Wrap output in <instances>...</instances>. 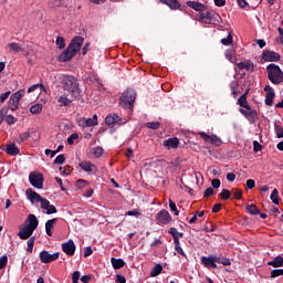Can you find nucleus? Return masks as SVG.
Masks as SVG:
<instances>
[{"mask_svg": "<svg viewBox=\"0 0 283 283\" xmlns=\"http://www.w3.org/2000/svg\"><path fill=\"white\" fill-rule=\"evenodd\" d=\"M84 41L85 40L82 36H75L71 41V43L67 46V49L60 54L59 60L62 63H67V61H72V57L76 56V53L83 46Z\"/></svg>", "mask_w": 283, "mask_h": 283, "instance_id": "nucleus-1", "label": "nucleus"}, {"mask_svg": "<svg viewBox=\"0 0 283 283\" xmlns=\"http://www.w3.org/2000/svg\"><path fill=\"white\" fill-rule=\"evenodd\" d=\"M28 138H30V132L22 133L18 137V143H24V140H28Z\"/></svg>", "mask_w": 283, "mask_h": 283, "instance_id": "nucleus-46", "label": "nucleus"}, {"mask_svg": "<svg viewBox=\"0 0 283 283\" xmlns=\"http://www.w3.org/2000/svg\"><path fill=\"white\" fill-rule=\"evenodd\" d=\"M125 216H132L133 218H140V216H143V213L138 209H133V210L127 211L125 213Z\"/></svg>", "mask_w": 283, "mask_h": 283, "instance_id": "nucleus-43", "label": "nucleus"}, {"mask_svg": "<svg viewBox=\"0 0 283 283\" xmlns=\"http://www.w3.org/2000/svg\"><path fill=\"white\" fill-rule=\"evenodd\" d=\"M38 227H39V219H36V216L29 214L28 223L20 229L18 237L20 238V240H29V238H32V233L36 231Z\"/></svg>", "mask_w": 283, "mask_h": 283, "instance_id": "nucleus-2", "label": "nucleus"}, {"mask_svg": "<svg viewBox=\"0 0 283 283\" xmlns=\"http://www.w3.org/2000/svg\"><path fill=\"white\" fill-rule=\"evenodd\" d=\"M41 209L46 211L48 216H52V213H56V207L54 205H50V201L48 199L42 200Z\"/></svg>", "mask_w": 283, "mask_h": 283, "instance_id": "nucleus-23", "label": "nucleus"}, {"mask_svg": "<svg viewBox=\"0 0 283 283\" xmlns=\"http://www.w3.org/2000/svg\"><path fill=\"white\" fill-rule=\"evenodd\" d=\"M226 59L230 61V63H238V57H235V50L233 49H228L226 50Z\"/></svg>", "mask_w": 283, "mask_h": 283, "instance_id": "nucleus-29", "label": "nucleus"}, {"mask_svg": "<svg viewBox=\"0 0 283 283\" xmlns=\"http://www.w3.org/2000/svg\"><path fill=\"white\" fill-rule=\"evenodd\" d=\"M198 21L205 25H219V23H222V17L207 7L206 11L198 14Z\"/></svg>", "mask_w": 283, "mask_h": 283, "instance_id": "nucleus-3", "label": "nucleus"}, {"mask_svg": "<svg viewBox=\"0 0 283 283\" xmlns=\"http://www.w3.org/2000/svg\"><path fill=\"white\" fill-rule=\"evenodd\" d=\"M4 120L8 125H14V123H17V117L12 115H7Z\"/></svg>", "mask_w": 283, "mask_h": 283, "instance_id": "nucleus-50", "label": "nucleus"}, {"mask_svg": "<svg viewBox=\"0 0 283 283\" xmlns=\"http://www.w3.org/2000/svg\"><path fill=\"white\" fill-rule=\"evenodd\" d=\"M178 145H180V139L177 137L164 140V146L167 147V149H178Z\"/></svg>", "mask_w": 283, "mask_h": 283, "instance_id": "nucleus-24", "label": "nucleus"}, {"mask_svg": "<svg viewBox=\"0 0 283 283\" xmlns=\"http://www.w3.org/2000/svg\"><path fill=\"white\" fill-rule=\"evenodd\" d=\"M116 283H127V279L120 274H116Z\"/></svg>", "mask_w": 283, "mask_h": 283, "instance_id": "nucleus-60", "label": "nucleus"}, {"mask_svg": "<svg viewBox=\"0 0 283 283\" xmlns=\"http://www.w3.org/2000/svg\"><path fill=\"white\" fill-rule=\"evenodd\" d=\"M78 127L85 129V127H96L98 125V115H94L92 118L81 117L77 120Z\"/></svg>", "mask_w": 283, "mask_h": 283, "instance_id": "nucleus-10", "label": "nucleus"}, {"mask_svg": "<svg viewBox=\"0 0 283 283\" xmlns=\"http://www.w3.org/2000/svg\"><path fill=\"white\" fill-rule=\"evenodd\" d=\"M40 90V94H48V88L43 84H34L28 88V94H32V92H36Z\"/></svg>", "mask_w": 283, "mask_h": 283, "instance_id": "nucleus-26", "label": "nucleus"}, {"mask_svg": "<svg viewBox=\"0 0 283 283\" xmlns=\"http://www.w3.org/2000/svg\"><path fill=\"white\" fill-rule=\"evenodd\" d=\"M247 96H249V90L244 94H242L237 102L241 108L249 107V101H247Z\"/></svg>", "mask_w": 283, "mask_h": 283, "instance_id": "nucleus-33", "label": "nucleus"}, {"mask_svg": "<svg viewBox=\"0 0 283 283\" xmlns=\"http://www.w3.org/2000/svg\"><path fill=\"white\" fill-rule=\"evenodd\" d=\"M239 112L247 118V120H249V123H255V120H258V111L251 108V105L239 108Z\"/></svg>", "mask_w": 283, "mask_h": 283, "instance_id": "nucleus-8", "label": "nucleus"}, {"mask_svg": "<svg viewBox=\"0 0 283 283\" xmlns=\"http://www.w3.org/2000/svg\"><path fill=\"white\" fill-rule=\"evenodd\" d=\"M30 112L32 114H41V112H43V105L42 104H34L30 107Z\"/></svg>", "mask_w": 283, "mask_h": 283, "instance_id": "nucleus-39", "label": "nucleus"}, {"mask_svg": "<svg viewBox=\"0 0 283 283\" xmlns=\"http://www.w3.org/2000/svg\"><path fill=\"white\" fill-rule=\"evenodd\" d=\"M7 154H9V156H18L19 147H17L15 144L7 145Z\"/></svg>", "mask_w": 283, "mask_h": 283, "instance_id": "nucleus-34", "label": "nucleus"}, {"mask_svg": "<svg viewBox=\"0 0 283 283\" xmlns=\"http://www.w3.org/2000/svg\"><path fill=\"white\" fill-rule=\"evenodd\" d=\"M262 59L268 63H277L282 56L275 51H263Z\"/></svg>", "mask_w": 283, "mask_h": 283, "instance_id": "nucleus-14", "label": "nucleus"}, {"mask_svg": "<svg viewBox=\"0 0 283 283\" xmlns=\"http://www.w3.org/2000/svg\"><path fill=\"white\" fill-rule=\"evenodd\" d=\"M156 219L158 224H169L171 222V214L167 210H161L158 212Z\"/></svg>", "mask_w": 283, "mask_h": 283, "instance_id": "nucleus-18", "label": "nucleus"}, {"mask_svg": "<svg viewBox=\"0 0 283 283\" xmlns=\"http://www.w3.org/2000/svg\"><path fill=\"white\" fill-rule=\"evenodd\" d=\"M247 212L250 213V216H259L260 209H258V206L255 205H249L247 207Z\"/></svg>", "mask_w": 283, "mask_h": 283, "instance_id": "nucleus-36", "label": "nucleus"}, {"mask_svg": "<svg viewBox=\"0 0 283 283\" xmlns=\"http://www.w3.org/2000/svg\"><path fill=\"white\" fill-rule=\"evenodd\" d=\"M94 253V250H92V247L84 248V258H90Z\"/></svg>", "mask_w": 283, "mask_h": 283, "instance_id": "nucleus-58", "label": "nucleus"}, {"mask_svg": "<svg viewBox=\"0 0 283 283\" xmlns=\"http://www.w3.org/2000/svg\"><path fill=\"white\" fill-rule=\"evenodd\" d=\"M169 207H170V211H172L175 216L180 214V211H178V208L176 207V202L171 201V199L169 200Z\"/></svg>", "mask_w": 283, "mask_h": 283, "instance_id": "nucleus-49", "label": "nucleus"}, {"mask_svg": "<svg viewBox=\"0 0 283 283\" xmlns=\"http://www.w3.org/2000/svg\"><path fill=\"white\" fill-rule=\"evenodd\" d=\"M280 275H283V269L272 270L270 274L271 277H280Z\"/></svg>", "mask_w": 283, "mask_h": 283, "instance_id": "nucleus-52", "label": "nucleus"}, {"mask_svg": "<svg viewBox=\"0 0 283 283\" xmlns=\"http://www.w3.org/2000/svg\"><path fill=\"white\" fill-rule=\"evenodd\" d=\"M237 70H245V72H253L255 70V64L251 60H244L235 64Z\"/></svg>", "mask_w": 283, "mask_h": 283, "instance_id": "nucleus-19", "label": "nucleus"}, {"mask_svg": "<svg viewBox=\"0 0 283 283\" xmlns=\"http://www.w3.org/2000/svg\"><path fill=\"white\" fill-rule=\"evenodd\" d=\"M118 120H119V118H118V115H116V114L108 115L105 118L106 125H114V123H118Z\"/></svg>", "mask_w": 283, "mask_h": 283, "instance_id": "nucleus-37", "label": "nucleus"}, {"mask_svg": "<svg viewBox=\"0 0 283 283\" xmlns=\"http://www.w3.org/2000/svg\"><path fill=\"white\" fill-rule=\"evenodd\" d=\"M198 135L200 136V138H202V140H205V143H209L210 145H216V147H220V145H222V139H220L218 135H209L205 132H200L198 133Z\"/></svg>", "mask_w": 283, "mask_h": 283, "instance_id": "nucleus-9", "label": "nucleus"}, {"mask_svg": "<svg viewBox=\"0 0 283 283\" xmlns=\"http://www.w3.org/2000/svg\"><path fill=\"white\" fill-rule=\"evenodd\" d=\"M275 133L277 138H283V127L281 125L275 126Z\"/></svg>", "mask_w": 283, "mask_h": 283, "instance_id": "nucleus-57", "label": "nucleus"}, {"mask_svg": "<svg viewBox=\"0 0 283 283\" xmlns=\"http://www.w3.org/2000/svg\"><path fill=\"white\" fill-rule=\"evenodd\" d=\"M35 240H36V238H34V237H31V238L28 240V242H27V244H28L27 251H28L29 253H32V251H34V242H35Z\"/></svg>", "mask_w": 283, "mask_h": 283, "instance_id": "nucleus-41", "label": "nucleus"}, {"mask_svg": "<svg viewBox=\"0 0 283 283\" xmlns=\"http://www.w3.org/2000/svg\"><path fill=\"white\" fill-rule=\"evenodd\" d=\"M170 235H172L174 239V244H178L180 242V238H182V232H178V230H176V228H171L169 230Z\"/></svg>", "mask_w": 283, "mask_h": 283, "instance_id": "nucleus-30", "label": "nucleus"}, {"mask_svg": "<svg viewBox=\"0 0 283 283\" xmlns=\"http://www.w3.org/2000/svg\"><path fill=\"white\" fill-rule=\"evenodd\" d=\"M55 43L59 50H63L65 48V39L63 36H57Z\"/></svg>", "mask_w": 283, "mask_h": 283, "instance_id": "nucleus-44", "label": "nucleus"}, {"mask_svg": "<svg viewBox=\"0 0 283 283\" xmlns=\"http://www.w3.org/2000/svg\"><path fill=\"white\" fill-rule=\"evenodd\" d=\"M62 251L66 255H74L76 253V244L74 243V240L70 239L67 242L62 243Z\"/></svg>", "mask_w": 283, "mask_h": 283, "instance_id": "nucleus-15", "label": "nucleus"}, {"mask_svg": "<svg viewBox=\"0 0 283 283\" xmlns=\"http://www.w3.org/2000/svg\"><path fill=\"white\" fill-rule=\"evenodd\" d=\"M277 32L280 34L279 43H281V45H283V29L279 27Z\"/></svg>", "mask_w": 283, "mask_h": 283, "instance_id": "nucleus-64", "label": "nucleus"}, {"mask_svg": "<svg viewBox=\"0 0 283 283\" xmlns=\"http://www.w3.org/2000/svg\"><path fill=\"white\" fill-rule=\"evenodd\" d=\"M63 163H65V155H59L54 159V165H63Z\"/></svg>", "mask_w": 283, "mask_h": 283, "instance_id": "nucleus-55", "label": "nucleus"}, {"mask_svg": "<svg viewBox=\"0 0 283 283\" xmlns=\"http://www.w3.org/2000/svg\"><path fill=\"white\" fill-rule=\"evenodd\" d=\"M268 78L273 85H282L283 83V72L280 65L269 64L266 66Z\"/></svg>", "mask_w": 283, "mask_h": 283, "instance_id": "nucleus-5", "label": "nucleus"}, {"mask_svg": "<svg viewBox=\"0 0 283 283\" xmlns=\"http://www.w3.org/2000/svg\"><path fill=\"white\" fill-rule=\"evenodd\" d=\"M62 85L65 92H69L73 98L81 96V88H78V81L72 75H64L62 77Z\"/></svg>", "mask_w": 283, "mask_h": 283, "instance_id": "nucleus-4", "label": "nucleus"}, {"mask_svg": "<svg viewBox=\"0 0 283 283\" xmlns=\"http://www.w3.org/2000/svg\"><path fill=\"white\" fill-rule=\"evenodd\" d=\"M221 43L222 45H231L233 43V35L229 33L227 38L221 39Z\"/></svg>", "mask_w": 283, "mask_h": 283, "instance_id": "nucleus-45", "label": "nucleus"}, {"mask_svg": "<svg viewBox=\"0 0 283 283\" xmlns=\"http://www.w3.org/2000/svg\"><path fill=\"white\" fill-rule=\"evenodd\" d=\"M253 150L254 151H262V145L258 142H253Z\"/></svg>", "mask_w": 283, "mask_h": 283, "instance_id": "nucleus-63", "label": "nucleus"}, {"mask_svg": "<svg viewBox=\"0 0 283 283\" xmlns=\"http://www.w3.org/2000/svg\"><path fill=\"white\" fill-rule=\"evenodd\" d=\"M24 96H25V90H20L14 94H12L8 102L9 109H11V112H17V109H19V103L21 98Z\"/></svg>", "mask_w": 283, "mask_h": 283, "instance_id": "nucleus-7", "label": "nucleus"}, {"mask_svg": "<svg viewBox=\"0 0 283 283\" xmlns=\"http://www.w3.org/2000/svg\"><path fill=\"white\" fill-rule=\"evenodd\" d=\"M146 126L148 127V129H158V127H160V123L149 122V123L146 124Z\"/></svg>", "mask_w": 283, "mask_h": 283, "instance_id": "nucleus-56", "label": "nucleus"}, {"mask_svg": "<svg viewBox=\"0 0 283 283\" xmlns=\"http://www.w3.org/2000/svg\"><path fill=\"white\" fill-rule=\"evenodd\" d=\"M8 48L12 50V52H21L23 49L19 43L11 42L8 44Z\"/></svg>", "mask_w": 283, "mask_h": 283, "instance_id": "nucleus-42", "label": "nucleus"}, {"mask_svg": "<svg viewBox=\"0 0 283 283\" xmlns=\"http://www.w3.org/2000/svg\"><path fill=\"white\" fill-rule=\"evenodd\" d=\"M213 193H214L213 188H207V189L205 190L203 196H205L206 198H210V196H212Z\"/></svg>", "mask_w": 283, "mask_h": 283, "instance_id": "nucleus-61", "label": "nucleus"}, {"mask_svg": "<svg viewBox=\"0 0 283 283\" xmlns=\"http://www.w3.org/2000/svg\"><path fill=\"white\" fill-rule=\"evenodd\" d=\"M247 187H248V189H253L255 187V180L248 179L247 180Z\"/></svg>", "mask_w": 283, "mask_h": 283, "instance_id": "nucleus-62", "label": "nucleus"}, {"mask_svg": "<svg viewBox=\"0 0 283 283\" xmlns=\"http://www.w3.org/2000/svg\"><path fill=\"white\" fill-rule=\"evenodd\" d=\"M186 6H188V8H191L196 12H199V14H202L203 12H206V10L208 8L207 4L198 2V1H187Z\"/></svg>", "mask_w": 283, "mask_h": 283, "instance_id": "nucleus-20", "label": "nucleus"}, {"mask_svg": "<svg viewBox=\"0 0 283 283\" xmlns=\"http://www.w3.org/2000/svg\"><path fill=\"white\" fill-rule=\"evenodd\" d=\"M81 280V272L80 271H75L72 274V282L73 283H78V281Z\"/></svg>", "mask_w": 283, "mask_h": 283, "instance_id": "nucleus-53", "label": "nucleus"}, {"mask_svg": "<svg viewBox=\"0 0 283 283\" xmlns=\"http://www.w3.org/2000/svg\"><path fill=\"white\" fill-rule=\"evenodd\" d=\"M74 140H78V134L76 133H73L70 135V137L67 138V143L70 145H74Z\"/></svg>", "mask_w": 283, "mask_h": 283, "instance_id": "nucleus-54", "label": "nucleus"}, {"mask_svg": "<svg viewBox=\"0 0 283 283\" xmlns=\"http://www.w3.org/2000/svg\"><path fill=\"white\" fill-rule=\"evenodd\" d=\"M29 180L32 187H35V189H43V175L40 172H31L29 175Z\"/></svg>", "mask_w": 283, "mask_h": 283, "instance_id": "nucleus-11", "label": "nucleus"}, {"mask_svg": "<svg viewBox=\"0 0 283 283\" xmlns=\"http://www.w3.org/2000/svg\"><path fill=\"white\" fill-rule=\"evenodd\" d=\"M78 167L82 169V171H85L86 174H92V171H98V167H96V165L92 164L88 160L81 161L78 164Z\"/></svg>", "mask_w": 283, "mask_h": 283, "instance_id": "nucleus-21", "label": "nucleus"}, {"mask_svg": "<svg viewBox=\"0 0 283 283\" xmlns=\"http://www.w3.org/2000/svg\"><path fill=\"white\" fill-rule=\"evenodd\" d=\"M73 97L67 94H62L57 97V103L60 107H70L73 103Z\"/></svg>", "mask_w": 283, "mask_h": 283, "instance_id": "nucleus-22", "label": "nucleus"}, {"mask_svg": "<svg viewBox=\"0 0 283 283\" xmlns=\"http://www.w3.org/2000/svg\"><path fill=\"white\" fill-rule=\"evenodd\" d=\"M163 273V265L156 264L150 271V277H158Z\"/></svg>", "mask_w": 283, "mask_h": 283, "instance_id": "nucleus-35", "label": "nucleus"}, {"mask_svg": "<svg viewBox=\"0 0 283 283\" xmlns=\"http://www.w3.org/2000/svg\"><path fill=\"white\" fill-rule=\"evenodd\" d=\"M268 266H273V269H280V266H283V258L276 256L273 261L268 262Z\"/></svg>", "mask_w": 283, "mask_h": 283, "instance_id": "nucleus-31", "label": "nucleus"}, {"mask_svg": "<svg viewBox=\"0 0 283 283\" xmlns=\"http://www.w3.org/2000/svg\"><path fill=\"white\" fill-rule=\"evenodd\" d=\"M111 263L115 270L123 269V266H125V261L123 259L112 258Z\"/></svg>", "mask_w": 283, "mask_h": 283, "instance_id": "nucleus-32", "label": "nucleus"}, {"mask_svg": "<svg viewBox=\"0 0 283 283\" xmlns=\"http://www.w3.org/2000/svg\"><path fill=\"white\" fill-rule=\"evenodd\" d=\"M135 101H136V91L128 88L119 97V105L120 107H125L126 109H129L134 105Z\"/></svg>", "mask_w": 283, "mask_h": 283, "instance_id": "nucleus-6", "label": "nucleus"}, {"mask_svg": "<svg viewBox=\"0 0 283 283\" xmlns=\"http://www.w3.org/2000/svg\"><path fill=\"white\" fill-rule=\"evenodd\" d=\"M175 251H177V253H179V255H182V258H187L185 250H182V247H180V242L175 243Z\"/></svg>", "mask_w": 283, "mask_h": 283, "instance_id": "nucleus-48", "label": "nucleus"}, {"mask_svg": "<svg viewBox=\"0 0 283 283\" xmlns=\"http://www.w3.org/2000/svg\"><path fill=\"white\" fill-rule=\"evenodd\" d=\"M54 224H56V218L50 219L45 222V233H46V235L52 237V234H53L52 229H54Z\"/></svg>", "mask_w": 283, "mask_h": 283, "instance_id": "nucleus-28", "label": "nucleus"}, {"mask_svg": "<svg viewBox=\"0 0 283 283\" xmlns=\"http://www.w3.org/2000/svg\"><path fill=\"white\" fill-rule=\"evenodd\" d=\"M7 265H8V255H2L0 258V271L1 269H6Z\"/></svg>", "mask_w": 283, "mask_h": 283, "instance_id": "nucleus-51", "label": "nucleus"}, {"mask_svg": "<svg viewBox=\"0 0 283 283\" xmlns=\"http://www.w3.org/2000/svg\"><path fill=\"white\" fill-rule=\"evenodd\" d=\"M91 154L94 156V158H101V156H103V147L92 148Z\"/></svg>", "mask_w": 283, "mask_h": 283, "instance_id": "nucleus-40", "label": "nucleus"}, {"mask_svg": "<svg viewBox=\"0 0 283 283\" xmlns=\"http://www.w3.org/2000/svg\"><path fill=\"white\" fill-rule=\"evenodd\" d=\"M59 255V252L51 254L50 252L43 250L42 252H40V262H42V264H50L51 262H56Z\"/></svg>", "mask_w": 283, "mask_h": 283, "instance_id": "nucleus-12", "label": "nucleus"}, {"mask_svg": "<svg viewBox=\"0 0 283 283\" xmlns=\"http://www.w3.org/2000/svg\"><path fill=\"white\" fill-rule=\"evenodd\" d=\"M164 6H168L170 10H180V2L178 0H159Z\"/></svg>", "mask_w": 283, "mask_h": 283, "instance_id": "nucleus-25", "label": "nucleus"}, {"mask_svg": "<svg viewBox=\"0 0 283 283\" xmlns=\"http://www.w3.org/2000/svg\"><path fill=\"white\" fill-rule=\"evenodd\" d=\"M25 196L28 200H30L31 205H39V202L40 205H43V200H45V198H42L39 192H35L32 189H28Z\"/></svg>", "mask_w": 283, "mask_h": 283, "instance_id": "nucleus-13", "label": "nucleus"}, {"mask_svg": "<svg viewBox=\"0 0 283 283\" xmlns=\"http://www.w3.org/2000/svg\"><path fill=\"white\" fill-rule=\"evenodd\" d=\"M9 96H10V91L1 94L0 95V103H6V101H8V98H9Z\"/></svg>", "mask_w": 283, "mask_h": 283, "instance_id": "nucleus-59", "label": "nucleus"}, {"mask_svg": "<svg viewBox=\"0 0 283 283\" xmlns=\"http://www.w3.org/2000/svg\"><path fill=\"white\" fill-rule=\"evenodd\" d=\"M214 255V263L216 264H222L223 266H231V260L223 255Z\"/></svg>", "mask_w": 283, "mask_h": 283, "instance_id": "nucleus-27", "label": "nucleus"}, {"mask_svg": "<svg viewBox=\"0 0 283 283\" xmlns=\"http://www.w3.org/2000/svg\"><path fill=\"white\" fill-rule=\"evenodd\" d=\"M201 264H203V266L206 269H217L218 268V263H216V259L213 254H210L208 256H201Z\"/></svg>", "mask_w": 283, "mask_h": 283, "instance_id": "nucleus-17", "label": "nucleus"}, {"mask_svg": "<svg viewBox=\"0 0 283 283\" xmlns=\"http://www.w3.org/2000/svg\"><path fill=\"white\" fill-rule=\"evenodd\" d=\"M280 192L277 189H274L270 196V199L272 200L273 205H280Z\"/></svg>", "mask_w": 283, "mask_h": 283, "instance_id": "nucleus-38", "label": "nucleus"}, {"mask_svg": "<svg viewBox=\"0 0 283 283\" xmlns=\"http://www.w3.org/2000/svg\"><path fill=\"white\" fill-rule=\"evenodd\" d=\"M220 198L221 200H229V198H231V191L223 189L220 193Z\"/></svg>", "mask_w": 283, "mask_h": 283, "instance_id": "nucleus-47", "label": "nucleus"}, {"mask_svg": "<svg viewBox=\"0 0 283 283\" xmlns=\"http://www.w3.org/2000/svg\"><path fill=\"white\" fill-rule=\"evenodd\" d=\"M264 92H266L265 105H268L269 107H273V101H275V90H273L271 85H266L264 87Z\"/></svg>", "mask_w": 283, "mask_h": 283, "instance_id": "nucleus-16", "label": "nucleus"}]
</instances>
